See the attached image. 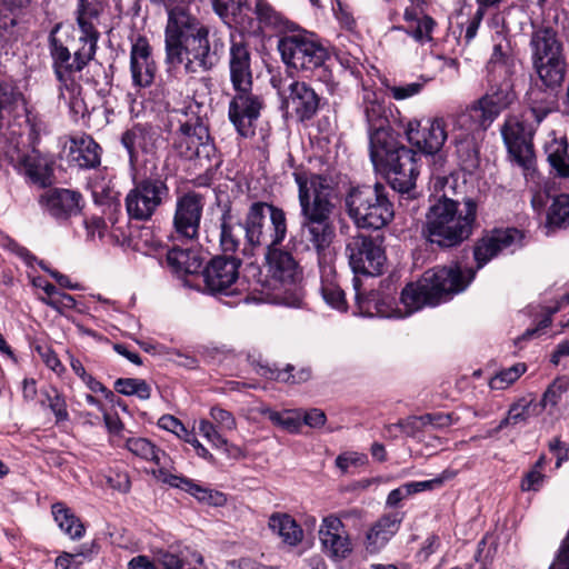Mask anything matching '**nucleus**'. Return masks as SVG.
<instances>
[{"label":"nucleus","instance_id":"nucleus-1","mask_svg":"<svg viewBox=\"0 0 569 569\" xmlns=\"http://www.w3.org/2000/svg\"><path fill=\"white\" fill-rule=\"evenodd\" d=\"M209 31L183 8L169 11L164 31L166 62L184 64L188 73L207 72L219 62L217 43L211 47Z\"/></svg>","mask_w":569,"mask_h":569},{"label":"nucleus","instance_id":"nucleus-2","mask_svg":"<svg viewBox=\"0 0 569 569\" xmlns=\"http://www.w3.org/2000/svg\"><path fill=\"white\" fill-rule=\"evenodd\" d=\"M298 186L300 206V236L320 257L335 238V226L330 216L335 209L332 188L327 177L302 168L292 173Z\"/></svg>","mask_w":569,"mask_h":569},{"label":"nucleus","instance_id":"nucleus-3","mask_svg":"<svg viewBox=\"0 0 569 569\" xmlns=\"http://www.w3.org/2000/svg\"><path fill=\"white\" fill-rule=\"evenodd\" d=\"M487 90L466 111L457 116V124L467 130H487L501 112L517 101L513 88V60L499 46L487 63Z\"/></svg>","mask_w":569,"mask_h":569},{"label":"nucleus","instance_id":"nucleus-4","mask_svg":"<svg viewBox=\"0 0 569 569\" xmlns=\"http://www.w3.org/2000/svg\"><path fill=\"white\" fill-rule=\"evenodd\" d=\"M476 226L477 202L472 198L459 202L442 196L429 207L422 234L430 244L451 249L468 240Z\"/></svg>","mask_w":569,"mask_h":569},{"label":"nucleus","instance_id":"nucleus-5","mask_svg":"<svg viewBox=\"0 0 569 569\" xmlns=\"http://www.w3.org/2000/svg\"><path fill=\"white\" fill-rule=\"evenodd\" d=\"M370 160L376 171L382 173L393 191L415 197L416 180L419 174V153L399 140L395 133L387 139L376 140L369 147Z\"/></svg>","mask_w":569,"mask_h":569},{"label":"nucleus","instance_id":"nucleus-6","mask_svg":"<svg viewBox=\"0 0 569 569\" xmlns=\"http://www.w3.org/2000/svg\"><path fill=\"white\" fill-rule=\"evenodd\" d=\"M476 276V270L459 266L428 270L416 283H408L401 291L400 300L412 313L425 306H437L452 295L463 291Z\"/></svg>","mask_w":569,"mask_h":569},{"label":"nucleus","instance_id":"nucleus-7","mask_svg":"<svg viewBox=\"0 0 569 569\" xmlns=\"http://www.w3.org/2000/svg\"><path fill=\"white\" fill-rule=\"evenodd\" d=\"M177 122L178 128L172 131V149L184 160H198L201 164L207 162L208 169H217L221 160L210 136L209 128L200 116L191 108L173 110L171 124Z\"/></svg>","mask_w":569,"mask_h":569},{"label":"nucleus","instance_id":"nucleus-8","mask_svg":"<svg viewBox=\"0 0 569 569\" xmlns=\"http://www.w3.org/2000/svg\"><path fill=\"white\" fill-rule=\"evenodd\" d=\"M278 50L284 64L323 83L329 93L337 91L339 83L329 64V51L320 42L303 34H292L278 41Z\"/></svg>","mask_w":569,"mask_h":569},{"label":"nucleus","instance_id":"nucleus-9","mask_svg":"<svg viewBox=\"0 0 569 569\" xmlns=\"http://www.w3.org/2000/svg\"><path fill=\"white\" fill-rule=\"evenodd\" d=\"M349 218L359 229L380 230L393 217V203L387 187L380 182L351 187L345 196Z\"/></svg>","mask_w":569,"mask_h":569},{"label":"nucleus","instance_id":"nucleus-10","mask_svg":"<svg viewBox=\"0 0 569 569\" xmlns=\"http://www.w3.org/2000/svg\"><path fill=\"white\" fill-rule=\"evenodd\" d=\"M244 229L243 256H252L258 248L266 250L281 246L287 236V217L283 209L264 201H253L242 221Z\"/></svg>","mask_w":569,"mask_h":569},{"label":"nucleus","instance_id":"nucleus-11","mask_svg":"<svg viewBox=\"0 0 569 569\" xmlns=\"http://www.w3.org/2000/svg\"><path fill=\"white\" fill-rule=\"evenodd\" d=\"M532 67L541 84L558 90L567 74V61L558 32L549 26L536 29L530 39Z\"/></svg>","mask_w":569,"mask_h":569},{"label":"nucleus","instance_id":"nucleus-12","mask_svg":"<svg viewBox=\"0 0 569 569\" xmlns=\"http://www.w3.org/2000/svg\"><path fill=\"white\" fill-rule=\"evenodd\" d=\"M167 176L153 166L148 172H136L132 188L124 197V207L130 220L149 221L169 199Z\"/></svg>","mask_w":569,"mask_h":569},{"label":"nucleus","instance_id":"nucleus-13","mask_svg":"<svg viewBox=\"0 0 569 569\" xmlns=\"http://www.w3.org/2000/svg\"><path fill=\"white\" fill-rule=\"evenodd\" d=\"M405 133L408 142L415 147L419 157L422 154L430 159L435 172H445L447 162L442 147L448 139L443 118H429L425 121L412 119L407 123Z\"/></svg>","mask_w":569,"mask_h":569},{"label":"nucleus","instance_id":"nucleus-14","mask_svg":"<svg viewBox=\"0 0 569 569\" xmlns=\"http://www.w3.org/2000/svg\"><path fill=\"white\" fill-rule=\"evenodd\" d=\"M383 238L357 233L346 243V256L355 274L380 276L387 261Z\"/></svg>","mask_w":569,"mask_h":569},{"label":"nucleus","instance_id":"nucleus-15","mask_svg":"<svg viewBox=\"0 0 569 569\" xmlns=\"http://www.w3.org/2000/svg\"><path fill=\"white\" fill-rule=\"evenodd\" d=\"M500 131L510 159L525 172L533 170L536 162L532 143L533 127L523 118L509 116Z\"/></svg>","mask_w":569,"mask_h":569},{"label":"nucleus","instance_id":"nucleus-16","mask_svg":"<svg viewBox=\"0 0 569 569\" xmlns=\"http://www.w3.org/2000/svg\"><path fill=\"white\" fill-rule=\"evenodd\" d=\"M252 86L232 88L234 96L229 102L228 117L237 132L242 137L253 133L256 121L264 108L262 96L253 93Z\"/></svg>","mask_w":569,"mask_h":569},{"label":"nucleus","instance_id":"nucleus-17","mask_svg":"<svg viewBox=\"0 0 569 569\" xmlns=\"http://www.w3.org/2000/svg\"><path fill=\"white\" fill-rule=\"evenodd\" d=\"M242 260L239 256H216L203 268L206 288L213 295L233 296Z\"/></svg>","mask_w":569,"mask_h":569},{"label":"nucleus","instance_id":"nucleus-18","mask_svg":"<svg viewBox=\"0 0 569 569\" xmlns=\"http://www.w3.org/2000/svg\"><path fill=\"white\" fill-rule=\"evenodd\" d=\"M281 109L286 117H295L300 122L311 120L320 108V97L303 81H292L283 91Z\"/></svg>","mask_w":569,"mask_h":569},{"label":"nucleus","instance_id":"nucleus-19","mask_svg":"<svg viewBox=\"0 0 569 569\" xmlns=\"http://www.w3.org/2000/svg\"><path fill=\"white\" fill-rule=\"evenodd\" d=\"M203 210V198L196 192L179 197L176 202L173 228L180 238L193 240L198 237Z\"/></svg>","mask_w":569,"mask_h":569},{"label":"nucleus","instance_id":"nucleus-20","mask_svg":"<svg viewBox=\"0 0 569 569\" xmlns=\"http://www.w3.org/2000/svg\"><path fill=\"white\" fill-rule=\"evenodd\" d=\"M522 233L516 228L493 229L479 238L473 246L477 269L483 268L500 252L520 242Z\"/></svg>","mask_w":569,"mask_h":569},{"label":"nucleus","instance_id":"nucleus-21","mask_svg":"<svg viewBox=\"0 0 569 569\" xmlns=\"http://www.w3.org/2000/svg\"><path fill=\"white\" fill-rule=\"evenodd\" d=\"M221 214L219 217V247L222 256H243L244 229L239 214L233 210L228 201L220 204Z\"/></svg>","mask_w":569,"mask_h":569},{"label":"nucleus","instance_id":"nucleus-22","mask_svg":"<svg viewBox=\"0 0 569 569\" xmlns=\"http://www.w3.org/2000/svg\"><path fill=\"white\" fill-rule=\"evenodd\" d=\"M319 539L322 551L335 561L343 560L352 552L351 540L340 517L330 515L323 518Z\"/></svg>","mask_w":569,"mask_h":569},{"label":"nucleus","instance_id":"nucleus-23","mask_svg":"<svg viewBox=\"0 0 569 569\" xmlns=\"http://www.w3.org/2000/svg\"><path fill=\"white\" fill-rule=\"evenodd\" d=\"M228 69L232 88L253 84L251 51L242 37L231 38Z\"/></svg>","mask_w":569,"mask_h":569},{"label":"nucleus","instance_id":"nucleus-24","mask_svg":"<svg viewBox=\"0 0 569 569\" xmlns=\"http://www.w3.org/2000/svg\"><path fill=\"white\" fill-rule=\"evenodd\" d=\"M363 114L368 126L369 147L397 133L390 126L387 109L382 100L373 91H367L363 96Z\"/></svg>","mask_w":569,"mask_h":569},{"label":"nucleus","instance_id":"nucleus-25","mask_svg":"<svg viewBox=\"0 0 569 569\" xmlns=\"http://www.w3.org/2000/svg\"><path fill=\"white\" fill-rule=\"evenodd\" d=\"M156 63L151 47L146 37H138L130 50V71L132 83L139 88L150 87L154 80Z\"/></svg>","mask_w":569,"mask_h":569},{"label":"nucleus","instance_id":"nucleus-26","mask_svg":"<svg viewBox=\"0 0 569 569\" xmlns=\"http://www.w3.org/2000/svg\"><path fill=\"white\" fill-rule=\"evenodd\" d=\"M264 259L269 273L280 282L291 284L297 283L302 278V268L297 259L290 251L280 248V246L267 249Z\"/></svg>","mask_w":569,"mask_h":569},{"label":"nucleus","instance_id":"nucleus-27","mask_svg":"<svg viewBox=\"0 0 569 569\" xmlns=\"http://www.w3.org/2000/svg\"><path fill=\"white\" fill-rule=\"evenodd\" d=\"M159 139L158 131L149 124L137 123L123 132L121 143L128 151L130 166L136 167L140 151L146 154H153Z\"/></svg>","mask_w":569,"mask_h":569},{"label":"nucleus","instance_id":"nucleus-28","mask_svg":"<svg viewBox=\"0 0 569 569\" xmlns=\"http://www.w3.org/2000/svg\"><path fill=\"white\" fill-rule=\"evenodd\" d=\"M42 201L48 212L57 220H67L81 212L83 198L79 191L56 188L48 191Z\"/></svg>","mask_w":569,"mask_h":569},{"label":"nucleus","instance_id":"nucleus-29","mask_svg":"<svg viewBox=\"0 0 569 569\" xmlns=\"http://www.w3.org/2000/svg\"><path fill=\"white\" fill-rule=\"evenodd\" d=\"M402 520L401 512H391L380 517L366 535V550L370 553H377L383 549L398 532Z\"/></svg>","mask_w":569,"mask_h":569},{"label":"nucleus","instance_id":"nucleus-30","mask_svg":"<svg viewBox=\"0 0 569 569\" xmlns=\"http://www.w3.org/2000/svg\"><path fill=\"white\" fill-rule=\"evenodd\" d=\"M159 261L178 277L199 273L203 266L197 251L177 247L167 249L163 254L159 253Z\"/></svg>","mask_w":569,"mask_h":569},{"label":"nucleus","instance_id":"nucleus-31","mask_svg":"<svg viewBox=\"0 0 569 569\" xmlns=\"http://www.w3.org/2000/svg\"><path fill=\"white\" fill-rule=\"evenodd\" d=\"M160 475L163 476L162 481L164 483L190 493L201 502H207L212 506H222L226 502V496L222 492L203 488L189 478L171 475L162 469L160 470Z\"/></svg>","mask_w":569,"mask_h":569},{"label":"nucleus","instance_id":"nucleus-32","mask_svg":"<svg viewBox=\"0 0 569 569\" xmlns=\"http://www.w3.org/2000/svg\"><path fill=\"white\" fill-rule=\"evenodd\" d=\"M70 156L81 169H94L101 162V147L92 137L82 134L70 139Z\"/></svg>","mask_w":569,"mask_h":569},{"label":"nucleus","instance_id":"nucleus-33","mask_svg":"<svg viewBox=\"0 0 569 569\" xmlns=\"http://www.w3.org/2000/svg\"><path fill=\"white\" fill-rule=\"evenodd\" d=\"M461 128L463 132L455 138L456 157L461 170L472 172L480 163L479 149L475 137L470 133L473 130Z\"/></svg>","mask_w":569,"mask_h":569},{"label":"nucleus","instance_id":"nucleus-34","mask_svg":"<svg viewBox=\"0 0 569 569\" xmlns=\"http://www.w3.org/2000/svg\"><path fill=\"white\" fill-rule=\"evenodd\" d=\"M269 528L282 538L289 546H297L303 538V530L297 521L287 513H273L269 518Z\"/></svg>","mask_w":569,"mask_h":569},{"label":"nucleus","instance_id":"nucleus-35","mask_svg":"<svg viewBox=\"0 0 569 569\" xmlns=\"http://www.w3.org/2000/svg\"><path fill=\"white\" fill-rule=\"evenodd\" d=\"M21 168L26 177L39 188H46L52 183V169L38 156L23 157Z\"/></svg>","mask_w":569,"mask_h":569},{"label":"nucleus","instance_id":"nucleus-36","mask_svg":"<svg viewBox=\"0 0 569 569\" xmlns=\"http://www.w3.org/2000/svg\"><path fill=\"white\" fill-rule=\"evenodd\" d=\"M547 160L555 174L562 179H569V153L566 139L553 140L546 147Z\"/></svg>","mask_w":569,"mask_h":569},{"label":"nucleus","instance_id":"nucleus-37","mask_svg":"<svg viewBox=\"0 0 569 569\" xmlns=\"http://www.w3.org/2000/svg\"><path fill=\"white\" fill-rule=\"evenodd\" d=\"M260 376L286 383H302L310 379L311 370L303 367L296 371V367L287 365L283 369L272 368L269 366H261L259 370Z\"/></svg>","mask_w":569,"mask_h":569},{"label":"nucleus","instance_id":"nucleus-38","mask_svg":"<svg viewBox=\"0 0 569 569\" xmlns=\"http://www.w3.org/2000/svg\"><path fill=\"white\" fill-rule=\"evenodd\" d=\"M52 515L59 528L71 539H80L84 535V527L80 519L63 503H54Z\"/></svg>","mask_w":569,"mask_h":569},{"label":"nucleus","instance_id":"nucleus-39","mask_svg":"<svg viewBox=\"0 0 569 569\" xmlns=\"http://www.w3.org/2000/svg\"><path fill=\"white\" fill-rule=\"evenodd\" d=\"M126 447L130 452H132L134 456L140 457L146 460H150L154 462L157 466L161 467L159 471L163 468L164 459L167 458V455L157 448L150 440L147 438H129L126 441ZM160 478L162 479L163 476L159 473Z\"/></svg>","mask_w":569,"mask_h":569},{"label":"nucleus","instance_id":"nucleus-40","mask_svg":"<svg viewBox=\"0 0 569 569\" xmlns=\"http://www.w3.org/2000/svg\"><path fill=\"white\" fill-rule=\"evenodd\" d=\"M442 483L441 478H435L431 480L426 481H412L407 482L399 488H396L391 490L387 497V506L389 507H396L398 506L403 499L410 497L413 493H418L425 490L433 489L437 486H440Z\"/></svg>","mask_w":569,"mask_h":569},{"label":"nucleus","instance_id":"nucleus-41","mask_svg":"<svg viewBox=\"0 0 569 569\" xmlns=\"http://www.w3.org/2000/svg\"><path fill=\"white\" fill-rule=\"evenodd\" d=\"M78 9H77V23L81 31V36L79 39H88L94 41L99 40L100 33L96 29L92 19L98 18V10L91 7L87 0H78Z\"/></svg>","mask_w":569,"mask_h":569},{"label":"nucleus","instance_id":"nucleus-42","mask_svg":"<svg viewBox=\"0 0 569 569\" xmlns=\"http://www.w3.org/2000/svg\"><path fill=\"white\" fill-rule=\"evenodd\" d=\"M23 101L22 93L12 84L0 82V128L8 122L16 112L20 102Z\"/></svg>","mask_w":569,"mask_h":569},{"label":"nucleus","instance_id":"nucleus-43","mask_svg":"<svg viewBox=\"0 0 569 569\" xmlns=\"http://www.w3.org/2000/svg\"><path fill=\"white\" fill-rule=\"evenodd\" d=\"M547 223L553 228L569 227V194L561 193L553 198L547 212Z\"/></svg>","mask_w":569,"mask_h":569},{"label":"nucleus","instance_id":"nucleus-44","mask_svg":"<svg viewBox=\"0 0 569 569\" xmlns=\"http://www.w3.org/2000/svg\"><path fill=\"white\" fill-rule=\"evenodd\" d=\"M569 390V378H557L543 392L539 402H536L538 410L549 409L550 411L561 401L562 396Z\"/></svg>","mask_w":569,"mask_h":569},{"label":"nucleus","instance_id":"nucleus-45","mask_svg":"<svg viewBox=\"0 0 569 569\" xmlns=\"http://www.w3.org/2000/svg\"><path fill=\"white\" fill-rule=\"evenodd\" d=\"M254 13L261 24L274 29H286L288 21L278 11H276L266 0H256Z\"/></svg>","mask_w":569,"mask_h":569},{"label":"nucleus","instance_id":"nucleus-46","mask_svg":"<svg viewBox=\"0 0 569 569\" xmlns=\"http://www.w3.org/2000/svg\"><path fill=\"white\" fill-rule=\"evenodd\" d=\"M113 387L123 396H137L141 400H148L151 396V387L143 379L119 378Z\"/></svg>","mask_w":569,"mask_h":569},{"label":"nucleus","instance_id":"nucleus-47","mask_svg":"<svg viewBox=\"0 0 569 569\" xmlns=\"http://www.w3.org/2000/svg\"><path fill=\"white\" fill-rule=\"evenodd\" d=\"M264 413L273 425L279 426L291 433L298 432L302 426L301 413L297 411L286 410L279 412L267 410Z\"/></svg>","mask_w":569,"mask_h":569},{"label":"nucleus","instance_id":"nucleus-48","mask_svg":"<svg viewBox=\"0 0 569 569\" xmlns=\"http://www.w3.org/2000/svg\"><path fill=\"white\" fill-rule=\"evenodd\" d=\"M509 419H512V426L526 423L530 416L539 415L537 405L533 399L520 398L513 402L508 410Z\"/></svg>","mask_w":569,"mask_h":569},{"label":"nucleus","instance_id":"nucleus-49","mask_svg":"<svg viewBox=\"0 0 569 569\" xmlns=\"http://www.w3.org/2000/svg\"><path fill=\"white\" fill-rule=\"evenodd\" d=\"M527 371V366L523 362H518L510 368L499 371L491 378L489 386L495 390H502L517 381Z\"/></svg>","mask_w":569,"mask_h":569},{"label":"nucleus","instance_id":"nucleus-50","mask_svg":"<svg viewBox=\"0 0 569 569\" xmlns=\"http://www.w3.org/2000/svg\"><path fill=\"white\" fill-rule=\"evenodd\" d=\"M415 23L416 26L411 29H406L401 26H393L391 30L405 31L418 42L430 41L432 39L431 32L436 26L435 20L427 14H422Z\"/></svg>","mask_w":569,"mask_h":569},{"label":"nucleus","instance_id":"nucleus-51","mask_svg":"<svg viewBox=\"0 0 569 569\" xmlns=\"http://www.w3.org/2000/svg\"><path fill=\"white\" fill-rule=\"evenodd\" d=\"M322 277H325V276L322 274ZM321 293H322L325 301L328 305H330L332 308H336L340 311L347 310V301L345 298V291L340 288V286L338 283L322 278Z\"/></svg>","mask_w":569,"mask_h":569},{"label":"nucleus","instance_id":"nucleus-52","mask_svg":"<svg viewBox=\"0 0 569 569\" xmlns=\"http://www.w3.org/2000/svg\"><path fill=\"white\" fill-rule=\"evenodd\" d=\"M49 48L53 66H62L64 67V71L69 73L77 72L70 69V66H72L71 53L69 49L54 37V31H52L49 37Z\"/></svg>","mask_w":569,"mask_h":569},{"label":"nucleus","instance_id":"nucleus-53","mask_svg":"<svg viewBox=\"0 0 569 569\" xmlns=\"http://www.w3.org/2000/svg\"><path fill=\"white\" fill-rule=\"evenodd\" d=\"M82 43L81 48L73 53L72 66L70 69L81 71L96 56L98 41L88 39H79Z\"/></svg>","mask_w":569,"mask_h":569},{"label":"nucleus","instance_id":"nucleus-54","mask_svg":"<svg viewBox=\"0 0 569 569\" xmlns=\"http://www.w3.org/2000/svg\"><path fill=\"white\" fill-rule=\"evenodd\" d=\"M40 300L46 306L52 308L61 315L64 312V310H70L76 307V299L71 295L60 291H57V295L51 298H41Z\"/></svg>","mask_w":569,"mask_h":569},{"label":"nucleus","instance_id":"nucleus-55","mask_svg":"<svg viewBox=\"0 0 569 569\" xmlns=\"http://www.w3.org/2000/svg\"><path fill=\"white\" fill-rule=\"evenodd\" d=\"M368 463V457L365 453L345 452L336 458V466L342 471L347 472L349 467L365 466Z\"/></svg>","mask_w":569,"mask_h":569},{"label":"nucleus","instance_id":"nucleus-56","mask_svg":"<svg viewBox=\"0 0 569 569\" xmlns=\"http://www.w3.org/2000/svg\"><path fill=\"white\" fill-rule=\"evenodd\" d=\"M53 393L54 395L51 396L49 392H46V397L49 402V408L56 416L57 422L66 421L68 420L69 415L67 411L64 398L57 390H53Z\"/></svg>","mask_w":569,"mask_h":569},{"label":"nucleus","instance_id":"nucleus-57","mask_svg":"<svg viewBox=\"0 0 569 569\" xmlns=\"http://www.w3.org/2000/svg\"><path fill=\"white\" fill-rule=\"evenodd\" d=\"M398 426L406 436L413 439L419 438L423 428H426L422 416L408 417L407 419L399 421Z\"/></svg>","mask_w":569,"mask_h":569},{"label":"nucleus","instance_id":"nucleus-58","mask_svg":"<svg viewBox=\"0 0 569 569\" xmlns=\"http://www.w3.org/2000/svg\"><path fill=\"white\" fill-rule=\"evenodd\" d=\"M423 88V83L410 82L389 87L390 94L396 100H405L418 94Z\"/></svg>","mask_w":569,"mask_h":569},{"label":"nucleus","instance_id":"nucleus-59","mask_svg":"<svg viewBox=\"0 0 569 569\" xmlns=\"http://www.w3.org/2000/svg\"><path fill=\"white\" fill-rule=\"evenodd\" d=\"M200 433L208 439L216 448H221L222 445H227V439L223 438L216 429L214 425L208 420H201L199 422Z\"/></svg>","mask_w":569,"mask_h":569},{"label":"nucleus","instance_id":"nucleus-60","mask_svg":"<svg viewBox=\"0 0 569 569\" xmlns=\"http://www.w3.org/2000/svg\"><path fill=\"white\" fill-rule=\"evenodd\" d=\"M158 426L167 431H170L178 436L179 438H183L184 436H189V431L186 429L183 423L171 415H163L159 421Z\"/></svg>","mask_w":569,"mask_h":569},{"label":"nucleus","instance_id":"nucleus-61","mask_svg":"<svg viewBox=\"0 0 569 569\" xmlns=\"http://www.w3.org/2000/svg\"><path fill=\"white\" fill-rule=\"evenodd\" d=\"M426 427L431 426L436 429H442L453 423L452 413L431 412L421 415Z\"/></svg>","mask_w":569,"mask_h":569},{"label":"nucleus","instance_id":"nucleus-62","mask_svg":"<svg viewBox=\"0 0 569 569\" xmlns=\"http://www.w3.org/2000/svg\"><path fill=\"white\" fill-rule=\"evenodd\" d=\"M210 416L217 425L227 430H233L236 428L237 423L233 415L223 408L212 407Z\"/></svg>","mask_w":569,"mask_h":569},{"label":"nucleus","instance_id":"nucleus-63","mask_svg":"<svg viewBox=\"0 0 569 569\" xmlns=\"http://www.w3.org/2000/svg\"><path fill=\"white\" fill-rule=\"evenodd\" d=\"M36 350L48 368L56 372L63 370L57 353L48 346H37Z\"/></svg>","mask_w":569,"mask_h":569},{"label":"nucleus","instance_id":"nucleus-64","mask_svg":"<svg viewBox=\"0 0 569 569\" xmlns=\"http://www.w3.org/2000/svg\"><path fill=\"white\" fill-rule=\"evenodd\" d=\"M549 450L557 458V467H560L563 461L569 459V446L559 438H555L549 442Z\"/></svg>","mask_w":569,"mask_h":569}]
</instances>
